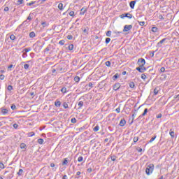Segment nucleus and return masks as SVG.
<instances>
[{"mask_svg": "<svg viewBox=\"0 0 179 179\" xmlns=\"http://www.w3.org/2000/svg\"><path fill=\"white\" fill-rule=\"evenodd\" d=\"M24 68L25 69H29V68H30V65H29V64H25L24 65Z\"/></svg>", "mask_w": 179, "mask_h": 179, "instance_id": "50", "label": "nucleus"}, {"mask_svg": "<svg viewBox=\"0 0 179 179\" xmlns=\"http://www.w3.org/2000/svg\"><path fill=\"white\" fill-rule=\"evenodd\" d=\"M80 174H82V173L80 171H78L76 174L75 178H79V176H80Z\"/></svg>", "mask_w": 179, "mask_h": 179, "instance_id": "39", "label": "nucleus"}, {"mask_svg": "<svg viewBox=\"0 0 179 179\" xmlns=\"http://www.w3.org/2000/svg\"><path fill=\"white\" fill-rule=\"evenodd\" d=\"M55 107H61V102L59 101V100L57 99L55 101Z\"/></svg>", "mask_w": 179, "mask_h": 179, "instance_id": "15", "label": "nucleus"}, {"mask_svg": "<svg viewBox=\"0 0 179 179\" xmlns=\"http://www.w3.org/2000/svg\"><path fill=\"white\" fill-rule=\"evenodd\" d=\"M10 38L13 41V40H15L16 36L13 34L10 36Z\"/></svg>", "mask_w": 179, "mask_h": 179, "instance_id": "47", "label": "nucleus"}, {"mask_svg": "<svg viewBox=\"0 0 179 179\" xmlns=\"http://www.w3.org/2000/svg\"><path fill=\"white\" fill-rule=\"evenodd\" d=\"M146 114H148V108H145L144 112L142 113L141 115L139 116V118H141V117H145Z\"/></svg>", "mask_w": 179, "mask_h": 179, "instance_id": "18", "label": "nucleus"}, {"mask_svg": "<svg viewBox=\"0 0 179 179\" xmlns=\"http://www.w3.org/2000/svg\"><path fill=\"white\" fill-rule=\"evenodd\" d=\"M154 170H155V164H150L149 165H147V166H146L145 173L148 176H150V174H152Z\"/></svg>", "mask_w": 179, "mask_h": 179, "instance_id": "1", "label": "nucleus"}, {"mask_svg": "<svg viewBox=\"0 0 179 179\" xmlns=\"http://www.w3.org/2000/svg\"><path fill=\"white\" fill-rule=\"evenodd\" d=\"M41 48H43V46L36 45L34 48L35 52H40V51H41Z\"/></svg>", "mask_w": 179, "mask_h": 179, "instance_id": "9", "label": "nucleus"}, {"mask_svg": "<svg viewBox=\"0 0 179 179\" xmlns=\"http://www.w3.org/2000/svg\"><path fill=\"white\" fill-rule=\"evenodd\" d=\"M86 12H87V7L84 6L81 8L80 12V15H83L86 13Z\"/></svg>", "mask_w": 179, "mask_h": 179, "instance_id": "7", "label": "nucleus"}, {"mask_svg": "<svg viewBox=\"0 0 179 179\" xmlns=\"http://www.w3.org/2000/svg\"><path fill=\"white\" fill-rule=\"evenodd\" d=\"M129 87H131V89H134L135 87V83L134 82H131L129 83Z\"/></svg>", "mask_w": 179, "mask_h": 179, "instance_id": "31", "label": "nucleus"}, {"mask_svg": "<svg viewBox=\"0 0 179 179\" xmlns=\"http://www.w3.org/2000/svg\"><path fill=\"white\" fill-rule=\"evenodd\" d=\"M67 38L68 40H72V38H73V36L72 35H68Z\"/></svg>", "mask_w": 179, "mask_h": 179, "instance_id": "57", "label": "nucleus"}, {"mask_svg": "<svg viewBox=\"0 0 179 179\" xmlns=\"http://www.w3.org/2000/svg\"><path fill=\"white\" fill-rule=\"evenodd\" d=\"M136 71H138V72H140L141 73H143V72H145V71H146V68H145V66H139L138 67H136Z\"/></svg>", "mask_w": 179, "mask_h": 179, "instance_id": "4", "label": "nucleus"}, {"mask_svg": "<svg viewBox=\"0 0 179 179\" xmlns=\"http://www.w3.org/2000/svg\"><path fill=\"white\" fill-rule=\"evenodd\" d=\"M167 40V38H163L162 40H161L158 43H157V47H162V44H163V43H164V41H166Z\"/></svg>", "mask_w": 179, "mask_h": 179, "instance_id": "14", "label": "nucleus"}, {"mask_svg": "<svg viewBox=\"0 0 179 179\" xmlns=\"http://www.w3.org/2000/svg\"><path fill=\"white\" fill-rule=\"evenodd\" d=\"M100 129V127L99 125H96L93 131L94 132H97Z\"/></svg>", "mask_w": 179, "mask_h": 179, "instance_id": "28", "label": "nucleus"}, {"mask_svg": "<svg viewBox=\"0 0 179 179\" xmlns=\"http://www.w3.org/2000/svg\"><path fill=\"white\" fill-rule=\"evenodd\" d=\"M84 103L83 101H80L78 103V110H80L82 108V106H83Z\"/></svg>", "mask_w": 179, "mask_h": 179, "instance_id": "17", "label": "nucleus"}, {"mask_svg": "<svg viewBox=\"0 0 179 179\" xmlns=\"http://www.w3.org/2000/svg\"><path fill=\"white\" fill-rule=\"evenodd\" d=\"M156 138H157V136L155 135L154 137H152V138L150 140L149 143H152V142H153V141H155V139H156Z\"/></svg>", "mask_w": 179, "mask_h": 179, "instance_id": "38", "label": "nucleus"}, {"mask_svg": "<svg viewBox=\"0 0 179 179\" xmlns=\"http://www.w3.org/2000/svg\"><path fill=\"white\" fill-rule=\"evenodd\" d=\"M69 16H75V12L71 11V12L69 13Z\"/></svg>", "mask_w": 179, "mask_h": 179, "instance_id": "59", "label": "nucleus"}, {"mask_svg": "<svg viewBox=\"0 0 179 179\" xmlns=\"http://www.w3.org/2000/svg\"><path fill=\"white\" fill-rule=\"evenodd\" d=\"M118 78H120V74H118V73H116L115 75H114L113 76V80H117V79H118Z\"/></svg>", "mask_w": 179, "mask_h": 179, "instance_id": "20", "label": "nucleus"}, {"mask_svg": "<svg viewBox=\"0 0 179 179\" xmlns=\"http://www.w3.org/2000/svg\"><path fill=\"white\" fill-rule=\"evenodd\" d=\"M41 24L43 25V27H47V22H42Z\"/></svg>", "mask_w": 179, "mask_h": 179, "instance_id": "60", "label": "nucleus"}, {"mask_svg": "<svg viewBox=\"0 0 179 179\" xmlns=\"http://www.w3.org/2000/svg\"><path fill=\"white\" fill-rule=\"evenodd\" d=\"M162 117H163V115H162V113H159L157 115V118H162Z\"/></svg>", "mask_w": 179, "mask_h": 179, "instance_id": "61", "label": "nucleus"}, {"mask_svg": "<svg viewBox=\"0 0 179 179\" xmlns=\"http://www.w3.org/2000/svg\"><path fill=\"white\" fill-rule=\"evenodd\" d=\"M78 162H79V163L83 162V157L80 156L78 158Z\"/></svg>", "mask_w": 179, "mask_h": 179, "instance_id": "43", "label": "nucleus"}, {"mask_svg": "<svg viewBox=\"0 0 179 179\" xmlns=\"http://www.w3.org/2000/svg\"><path fill=\"white\" fill-rule=\"evenodd\" d=\"M50 167H52V171H57V169H58V165H55V164L51 163Z\"/></svg>", "mask_w": 179, "mask_h": 179, "instance_id": "10", "label": "nucleus"}, {"mask_svg": "<svg viewBox=\"0 0 179 179\" xmlns=\"http://www.w3.org/2000/svg\"><path fill=\"white\" fill-rule=\"evenodd\" d=\"M129 30H132V25H124V29H123V31L124 32H127V31H129Z\"/></svg>", "mask_w": 179, "mask_h": 179, "instance_id": "5", "label": "nucleus"}, {"mask_svg": "<svg viewBox=\"0 0 179 179\" xmlns=\"http://www.w3.org/2000/svg\"><path fill=\"white\" fill-rule=\"evenodd\" d=\"M111 31H108L107 32H106V36H107V37H111Z\"/></svg>", "mask_w": 179, "mask_h": 179, "instance_id": "48", "label": "nucleus"}, {"mask_svg": "<svg viewBox=\"0 0 179 179\" xmlns=\"http://www.w3.org/2000/svg\"><path fill=\"white\" fill-rule=\"evenodd\" d=\"M151 30L152 33H157V31H159V29L156 27H153Z\"/></svg>", "mask_w": 179, "mask_h": 179, "instance_id": "19", "label": "nucleus"}, {"mask_svg": "<svg viewBox=\"0 0 179 179\" xmlns=\"http://www.w3.org/2000/svg\"><path fill=\"white\" fill-rule=\"evenodd\" d=\"M7 90H8V92H11V90H13V87L12 85H8Z\"/></svg>", "mask_w": 179, "mask_h": 179, "instance_id": "36", "label": "nucleus"}, {"mask_svg": "<svg viewBox=\"0 0 179 179\" xmlns=\"http://www.w3.org/2000/svg\"><path fill=\"white\" fill-rule=\"evenodd\" d=\"M62 164V166H68V158H64Z\"/></svg>", "mask_w": 179, "mask_h": 179, "instance_id": "16", "label": "nucleus"}, {"mask_svg": "<svg viewBox=\"0 0 179 179\" xmlns=\"http://www.w3.org/2000/svg\"><path fill=\"white\" fill-rule=\"evenodd\" d=\"M166 71V69L164 68V67H162L161 69H160V71L161 72H164Z\"/></svg>", "mask_w": 179, "mask_h": 179, "instance_id": "63", "label": "nucleus"}, {"mask_svg": "<svg viewBox=\"0 0 179 179\" xmlns=\"http://www.w3.org/2000/svg\"><path fill=\"white\" fill-rule=\"evenodd\" d=\"M38 143H39V145H43L44 144V139H43V138L38 139Z\"/></svg>", "mask_w": 179, "mask_h": 179, "instance_id": "24", "label": "nucleus"}, {"mask_svg": "<svg viewBox=\"0 0 179 179\" xmlns=\"http://www.w3.org/2000/svg\"><path fill=\"white\" fill-rule=\"evenodd\" d=\"M3 79H5V75L1 74L0 75V80H3Z\"/></svg>", "mask_w": 179, "mask_h": 179, "instance_id": "54", "label": "nucleus"}, {"mask_svg": "<svg viewBox=\"0 0 179 179\" xmlns=\"http://www.w3.org/2000/svg\"><path fill=\"white\" fill-rule=\"evenodd\" d=\"M141 79H143V80H145L146 79V75L142 74V75H141Z\"/></svg>", "mask_w": 179, "mask_h": 179, "instance_id": "58", "label": "nucleus"}, {"mask_svg": "<svg viewBox=\"0 0 179 179\" xmlns=\"http://www.w3.org/2000/svg\"><path fill=\"white\" fill-rule=\"evenodd\" d=\"M121 19H124V17H128V19H132V14L131 13H125L120 15Z\"/></svg>", "mask_w": 179, "mask_h": 179, "instance_id": "3", "label": "nucleus"}, {"mask_svg": "<svg viewBox=\"0 0 179 179\" xmlns=\"http://www.w3.org/2000/svg\"><path fill=\"white\" fill-rule=\"evenodd\" d=\"M0 110L3 115H6V114H8L9 113V110L6 108H1Z\"/></svg>", "mask_w": 179, "mask_h": 179, "instance_id": "8", "label": "nucleus"}, {"mask_svg": "<svg viewBox=\"0 0 179 179\" xmlns=\"http://www.w3.org/2000/svg\"><path fill=\"white\" fill-rule=\"evenodd\" d=\"M34 3H37V1H31L30 3H27V6H31V5H34Z\"/></svg>", "mask_w": 179, "mask_h": 179, "instance_id": "33", "label": "nucleus"}, {"mask_svg": "<svg viewBox=\"0 0 179 179\" xmlns=\"http://www.w3.org/2000/svg\"><path fill=\"white\" fill-rule=\"evenodd\" d=\"M63 107H64V108H69V105H68V103H66V102H64L63 103Z\"/></svg>", "mask_w": 179, "mask_h": 179, "instance_id": "32", "label": "nucleus"}, {"mask_svg": "<svg viewBox=\"0 0 179 179\" xmlns=\"http://www.w3.org/2000/svg\"><path fill=\"white\" fill-rule=\"evenodd\" d=\"M120 87H121V84L120 83H116L113 85V90H115V92H117V90H118L120 89Z\"/></svg>", "mask_w": 179, "mask_h": 179, "instance_id": "6", "label": "nucleus"}, {"mask_svg": "<svg viewBox=\"0 0 179 179\" xmlns=\"http://www.w3.org/2000/svg\"><path fill=\"white\" fill-rule=\"evenodd\" d=\"M59 44L60 45H64V44H65V41H64V40L59 41Z\"/></svg>", "mask_w": 179, "mask_h": 179, "instance_id": "49", "label": "nucleus"}, {"mask_svg": "<svg viewBox=\"0 0 179 179\" xmlns=\"http://www.w3.org/2000/svg\"><path fill=\"white\" fill-rule=\"evenodd\" d=\"M20 148L21 149H26V144L24 143H22L20 144Z\"/></svg>", "mask_w": 179, "mask_h": 179, "instance_id": "37", "label": "nucleus"}, {"mask_svg": "<svg viewBox=\"0 0 179 179\" xmlns=\"http://www.w3.org/2000/svg\"><path fill=\"white\" fill-rule=\"evenodd\" d=\"M71 122H72V124H76V118H71Z\"/></svg>", "mask_w": 179, "mask_h": 179, "instance_id": "45", "label": "nucleus"}, {"mask_svg": "<svg viewBox=\"0 0 179 179\" xmlns=\"http://www.w3.org/2000/svg\"><path fill=\"white\" fill-rule=\"evenodd\" d=\"M50 45L45 49V51H50Z\"/></svg>", "mask_w": 179, "mask_h": 179, "instance_id": "62", "label": "nucleus"}, {"mask_svg": "<svg viewBox=\"0 0 179 179\" xmlns=\"http://www.w3.org/2000/svg\"><path fill=\"white\" fill-rule=\"evenodd\" d=\"M170 133H169V135L171 136V137L172 138H174V131H173V129H170Z\"/></svg>", "mask_w": 179, "mask_h": 179, "instance_id": "23", "label": "nucleus"}, {"mask_svg": "<svg viewBox=\"0 0 179 179\" xmlns=\"http://www.w3.org/2000/svg\"><path fill=\"white\" fill-rule=\"evenodd\" d=\"M83 32L84 36H87V34H89V27H85L84 29H83Z\"/></svg>", "mask_w": 179, "mask_h": 179, "instance_id": "11", "label": "nucleus"}, {"mask_svg": "<svg viewBox=\"0 0 179 179\" xmlns=\"http://www.w3.org/2000/svg\"><path fill=\"white\" fill-rule=\"evenodd\" d=\"M68 49L69 51H72V50H73V44H70L68 47Z\"/></svg>", "mask_w": 179, "mask_h": 179, "instance_id": "35", "label": "nucleus"}, {"mask_svg": "<svg viewBox=\"0 0 179 179\" xmlns=\"http://www.w3.org/2000/svg\"><path fill=\"white\" fill-rule=\"evenodd\" d=\"M34 135H36V134L34 131L27 134L29 138H31V136H34Z\"/></svg>", "mask_w": 179, "mask_h": 179, "instance_id": "25", "label": "nucleus"}, {"mask_svg": "<svg viewBox=\"0 0 179 179\" xmlns=\"http://www.w3.org/2000/svg\"><path fill=\"white\" fill-rule=\"evenodd\" d=\"M58 8L60 10H62L64 9V4L62 3H59Z\"/></svg>", "mask_w": 179, "mask_h": 179, "instance_id": "30", "label": "nucleus"}, {"mask_svg": "<svg viewBox=\"0 0 179 179\" xmlns=\"http://www.w3.org/2000/svg\"><path fill=\"white\" fill-rule=\"evenodd\" d=\"M24 0H17V5H22L23 3Z\"/></svg>", "mask_w": 179, "mask_h": 179, "instance_id": "41", "label": "nucleus"}, {"mask_svg": "<svg viewBox=\"0 0 179 179\" xmlns=\"http://www.w3.org/2000/svg\"><path fill=\"white\" fill-rule=\"evenodd\" d=\"M138 23L141 26H143L145 22L144 21H142V22L138 21Z\"/></svg>", "mask_w": 179, "mask_h": 179, "instance_id": "53", "label": "nucleus"}, {"mask_svg": "<svg viewBox=\"0 0 179 179\" xmlns=\"http://www.w3.org/2000/svg\"><path fill=\"white\" fill-rule=\"evenodd\" d=\"M0 169H5V165L2 162H0Z\"/></svg>", "mask_w": 179, "mask_h": 179, "instance_id": "51", "label": "nucleus"}, {"mask_svg": "<svg viewBox=\"0 0 179 179\" xmlns=\"http://www.w3.org/2000/svg\"><path fill=\"white\" fill-rule=\"evenodd\" d=\"M115 111H116L117 113H121V108H120V107H118L117 108H116Z\"/></svg>", "mask_w": 179, "mask_h": 179, "instance_id": "55", "label": "nucleus"}, {"mask_svg": "<svg viewBox=\"0 0 179 179\" xmlns=\"http://www.w3.org/2000/svg\"><path fill=\"white\" fill-rule=\"evenodd\" d=\"M158 94H159V88L156 87L154 90V95L157 96Z\"/></svg>", "mask_w": 179, "mask_h": 179, "instance_id": "27", "label": "nucleus"}, {"mask_svg": "<svg viewBox=\"0 0 179 179\" xmlns=\"http://www.w3.org/2000/svg\"><path fill=\"white\" fill-rule=\"evenodd\" d=\"M17 174V176H22L23 174V169H20Z\"/></svg>", "mask_w": 179, "mask_h": 179, "instance_id": "40", "label": "nucleus"}, {"mask_svg": "<svg viewBox=\"0 0 179 179\" xmlns=\"http://www.w3.org/2000/svg\"><path fill=\"white\" fill-rule=\"evenodd\" d=\"M13 128H15V129H17V128H19V124L15 123V124H13Z\"/></svg>", "mask_w": 179, "mask_h": 179, "instance_id": "52", "label": "nucleus"}, {"mask_svg": "<svg viewBox=\"0 0 179 179\" xmlns=\"http://www.w3.org/2000/svg\"><path fill=\"white\" fill-rule=\"evenodd\" d=\"M138 141H139V137L135 136V137L134 138V143H136V142H137Z\"/></svg>", "mask_w": 179, "mask_h": 179, "instance_id": "46", "label": "nucleus"}, {"mask_svg": "<svg viewBox=\"0 0 179 179\" xmlns=\"http://www.w3.org/2000/svg\"><path fill=\"white\" fill-rule=\"evenodd\" d=\"M127 124V121L125 120V119H122L120 122V127H124L125 124Z\"/></svg>", "mask_w": 179, "mask_h": 179, "instance_id": "13", "label": "nucleus"}, {"mask_svg": "<svg viewBox=\"0 0 179 179\" xmlns=\"http://www.w3.org/2000/svg\"><path fill=\"white\" fill-rule=\"evenodd\" d=\"M29 37L31 38H34V37H36V33H34V31H31L29 33Z\"/></svg>", "mask_w": 179, "mask_h": 179, "instance_id": "21", "label": "nucleus"}, {"mask_svg": "<svg viewBox=\"0 0 179 179\" xmlns=\"http://www.w3.org/2000/svg\"><path fill=\"white\" fill-rule=\"evenodd\" d=\"M136 3V1H131L129 3V6L131 8V9H134L135 8V4Z\"/></svg>", "mask_w": 179, "mask_h": 179, "instance_id": "12", "label": "nucleus"}, {"mask_svg": "<svg viewBox=\"0 0 179 179\" xmlns=\"http://www.w3.org/2000/svg\"><path fill=\"white\" fill-rule=\"evenodd\" d=\"M105 65H106L108 67L111 66V62L110 61L106 62Z\"/></svg>", "mask_w": 179, "mask_h": 179, "instance_id": "42", "label": "nucleus"}, {"mask_svg": "<svg viewBox=\"0 0 179 179\" xmlns=\"http://www.w3.org/2000/svg\"><path fill=\"white\" fill-rule=\"evenodd\" d=\"M137 64L138 66H145V64H146V61L143 58L138 59Z\"/></svg>", "mask_w": 179, "mask_h": 179, "instance_id": "2", "label": "nucleus"}, {"mask_svg": "<svg viewBox=\"0 0 179 179\" xmlns=\"http://www.w3.org/2000/svg\"><path fill=\"white\" fill-rule=\"evenodd\" d=\"M110 159H111L112 162H115V160H117V156L110 155Z\"/></svg>", "mask_w": 179, "mask_h": 179, "instance_id": "29", "label": "nucleus"}, {"mask_svg": "<svg viewBox=\"0 0 179 179\" xmlns=\"http://www.w3.org/2000/svg\"><path fill=\"white\" fill-rule=\"evenodd\" d=\"M110 41H111V38H106V41H105V43H106V44H108V43H110Z\"/></svg>", "mask_w": 179, "mask_h": 179, "instance_id": "44", "label": "nucleus"}, {"mask_svg": "<svg viewBox=\"0 0 179 179\" xmlns=\"http://www.w3.org/2000/svg\"><path fill=\"white\" fill-rule=\"evenodd\" d=\"M11 110H16V105L12 104L11 105Z\"/></svg>", "mask_w": 179, "mask_h": 179, "instance_id": "56", "label": "nucleus"}, {"mask_svg": "<svg viewBox=\"0 0 179 179\" xmlns=\"http://www.w3.org/2000/svg\"><path fill=\"white\" fill-rule=\"evenodd\" d=\"M74 80L76 83H79L80 80V78L79 76H76L74 78Z\"/></svg>", "mask_w": 179, "mask_h": 179, "instance_id": "26", "label": "nucleus"}, {"mask_svg": "<svg viewBox=\"0 0 179 179\" xmlns=\"http://www.w3.org/2000/svg\"><path fill=\"white\" fill-rule=\"evenodd\" d=\"M62 179H68V176L64 175V176L62 177Z\"/></svg>", "mask_w": 179, "mask_h": 179, "instance_id": "64", "label": "nucleus"}, {"mask_svg": "<svg viewBox=\"0 0 179 179\" xmlns=\"http://www.w3.org/2000/svg\"><path fill=\"white\" fill-rule=\"evenodd\" d=\"M29 51H31V48H24L23 50H22V52H29Z\"/></svg>", "mask_w": 179, "mask_h": 179, "instance_id": "22", "label": "nucleus"}, {"mask_svg": "<svg viewBox=\"0 0 179 179\" xmlns=\"http://www.w3.org/2000/svg\"><path fill=\"white\" fill-rule=\"evenodd\" d=\"M60 92H62V93H66L68 91L66 90V87H62Z\"/></svg>", "mask_w": 179, "mask_h": 179, "instance_id": "34", "label": "nucleus"}]
</instances>
